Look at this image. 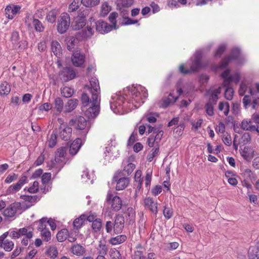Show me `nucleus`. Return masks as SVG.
<instances>
[{"label": "nucleus", "instance_id": "f257e3e1", "mask_svg": "<svg viewBox=\"0 0 259 259\" xmlns=\"http://www.w3.org/2000/svg\"><path fill=\"white\" fill-rule=\"evenodd\" d=\"M128 90L131 97L127 103L131 110L139 108L148 97L147 90L141 85L129 87Z\"/></svg>", "mask_w": 259, "mask_h": 259}, {"label": "nucleus", "instance_id": "f03ea898", "mask_svg": "<svg viewBox=\"0 0 259 259\" xmlns=\"http://www.w3.org/2000/svg\"><path fill=\"white\" fill-rule=\"evenodd\" d=\"M255 91L248 87L246 84L242 82L240 85L238 92L240 96H244L243 103L245 107L250 103L252 100V108H255L256 106L259 105V82L254 84Z\"/></svg>", "mask_w": 259, "mask_h": 259}, {"label": "nucleus", "instance_id": "7ed1b4c3", "mask_svg": "<svg viewBox=\"0 0 259 259\" xmlns=\"http://www.w3.org/2000/svg\"><path fill=\"white\" fill-rule=\"evenodd\" d=\"M106 201L110 205L112 211H118L122 208V201L121 199L117 195H114L111 190H109L107 192Z\"/></svg>", "mask_w": 259, "mask_h": 259}, {"label": "nucleus", "instance_id": "20e7f679", "mask_svg": "<svg viewBox=\"0 0 259 259\" xmlns=\"http://www.w3.org/2000/svg\"><path fill=\"white\" fill-rule=\"evenodd\" d=\"M90 84L85 85L92 95V99L96 101L100 98L101 90L98 79L96 77L90 79Z\"/></svg>", "mask_w": 259, "mask_h": 259}, {"label": "nucleus", "instance_id": "39448f33", "mask_svg": "<svg viewBox=\"0 0 259 259\" xmlns=\"http://www.w3.org/2000/svg\"><path fill=\"white\" fill-rule=\"evenodd\" d=\"M70 23V16L66 13L61 14L58 21L57 29L58 32L63 34L68 29Z\"/></svg>", "mask_w": 259, "mask_h": 259}, {"label": "nucleus", "instance_id": "423d86ee", "mask_svg": "<svg viewBox=\"0 0 259 259\" xmlns=\"http://www.w3.org/2000/svg\"><path fill=\"white\" fill-rule=\"evenodd\" d=\"M85 55L80 50L76 49L73 51L71 56V61L75 67H83L85 62Z\"/></svg>", "mask_w": 259, "mask_h": 259}, {"label": "nucleus", "instance_id": "0eeeda50", "mask_svg": "<svg viewBox=\"0 0 259 259\" xmlns=\"http://www.w3.org/2000/svg\"><path fill=\"white\" fill-rule=\"evenodd\" d=\"M143 205L145 209L154 214L155 217L158 213V202L153 198L147 197L143 200Z\"/></svg>", "mask_w": 259, "mask_h": 259}, {"label": "nucleus", "instance_id": "6e6552de", "mask_svg": "<svg viewBox=\"0 0 259 259\" xmlns=\"http://www.w3.org/2000/svg\"><path fill=\"white\" fill-rule=\"evenodd\" d=\"M154 133L156 135H151L148 139V145L150 147H159V143L161 140L163 135V132L161 130H155Z\"/></svg>", "mask_w": 259, "mask_h": 259}, {"label": "nucleus", "instance_id": "1a4fd4ad", "mask_svg": "<svg viewBox=\"0 0 259 259\" xmlns=\"http://www.w3.org/2000/svg\"><path fill=\"white\" fill-rule=\"evenodd\" d=\"M100 102V98L97 99L96 101H94L92 99L91 101V106L85 111V115L88 116L89 118L96 117L99 113Z\"/></svg>", "mask_w": 259, "mask_h": 259}, {"label": "nucleus", "instance_id": "9d476101", "mask_svg": "<svg viewBox=\"0 0 259 259\" xmlns=\"http://www.w3.org/2000/svg\"><path fill=\"white\" fill-rule=\"evenodd\" d=\"M27 183V177L25 175L22 176L19 179L18 182L11 185L9 186L7 190L8 194H15L18 192L22 188V187L26 183Z\"/></svg>", "mask_w": 259, "mask_h": 259}, {"label": "nucleus", "instance_id": "9b49d317", "mask_svg": "<svg viewBox=\"0 0 259 259\" xmlns=\"http://www.w3.org/2000/svg\"><path fill=\"white\" fill-rule=\"evenodd\" d=\"M90 24H88L86 28L78 32L76 35L77 38L80 40L87 39L90 38L93 34L94 25H92L91 21Z\"/></svg>", "mask_w": 259, "mask_h": 259}, {"label": "nucleus", "instance_id": "f8f14e48", "mask_svg": "<svg viewBox=\"0 0 259 259\" xmlns=\"http://www.w3.org/2000/svg\"><path fill=\"white\" fill-rule=\"evenodd\" d=\"M113 182H116L115 189L117 191L124 190L129 185L130 180L127 177L119 178L117 176H114L112 179Z\"/></svg>", "mask_w": 259, "mask_h": 259}, {"label": "nucleus", "instance_id": "ddd939ff", "mask_svg": "<svg viewBox=\"0 0 259 259\" xmlns=\"http://www.w3.org/2000/svg\"><path fill=\"white\" fill-rule=\"evenodd\" d=\"M239 53L240 52L238 49H234L230 55L226 56L221 61L219 64V67L222 69L227 67L231 61L238 58Z\"/></svg>", "mask_w": 259, "mask_h": 259}, {"label": "nucleus", "instance_id": "4468645a", "mask_svg": "<svg viewBox=\"0 0 259 259\" xmlns=\"http://www.w3.org/2000/svg\"><path fill=\"white\" fill-rule=\"evenodd\" d=\"M59 131V136L62 140L67 141L70 139L72 135L71 127L67 124H61Z\"/></svg>", "mask_w": 259, "mask_h": 259}, {"label": "nucleus", "instance_id": "2eb2a0df", "mask_svg": "<svg viewBox=\"0 0 259 259\" xmlns=\"http://www.w3.org/2000/svg\"><path fill=\"white\" fill-rule=\"evenodd\" d=\"M75 73L74 70L70 67H66L60 72L59 76L63 81L66 82L75 78Z\"/></svg>", "mask_w": 259, "mask_h": 259}, {"label": "nucleus", "instance_id": "dca6fc26", "mask_svg": "<svg viewBox=\"0 0 259 259\" xmlns=\"http://www.w3.org/2000/svg\"><path fill=\"white\" fill-rule=\"evenodd\" d=\"M201 55L200 53H196L192 61V64L190 65V73L197 72L202 68Z\"/></svg>", "mask_w": 259, "mask_h": 259}, {"label": "nucleus", "instance_id": "f3484780", "mask_svg": "<svg viewBox=\"0 0 259 259\" xmlns=\"http://www.w3.org/2000/svg\"><path fill=\"white\" fill-rule=\"evenodd\" d=\"M222 88L219 87L217 89L210 88L206 91V95L209 97L208 102L215 104L218 100V95L221 93Z\"/></svg>", "mask_w": 259, "mask_h": 259}, {"label": "nucleus", "instance_id": "a211bd4d", "mask_svg": "<svg viewBox=\"0 0 259 259\" xmlns=\"http://www.w3.org/2000/svg\"><path fill=\"white\" fill-rule=\"evenodd\" d=\"M69 124L77 130H82L87 125V121L83 116H79L74 119H71Z\"/></svg>", "mask_w": 259, "mask_h": 259}, {"label": "nucleus", "instance_id": "6ab92c4d", "mask_svg": "<svg viewBox=\"0 0 259 259\" xmlns=\"http://www.w3.org/2000/svg\"><path fill=\"white\" fill-rule=\"evenodd\" d=\"M11 39L12 44L18 47L19 48L25 49L27 47V42L26 41H19L20 36L18 32L15 31L12 33Z\"/></svg>", "mask_w": 259, "mask_h": 259}, {"label": "nucleus", "instance_id": "aec40b11", "mask_svg": "<svg viewBox=\"0 0 259 259\" xmlns=\"http://www.w3.org/2000/svg\"><path fill=\"white\" fill-rule=\"evenodd\" d=\"M124 218L120 214L116 216L114 224V232L115 234L121 233L124 227Z\"/></svg>", "mask_w": 259, "mask_h": 259}, {"label": "nucleus", "instance_id": "412c9836", "mask_svg": "<svg viewBox=\"0 0 259 259\" xmlns=\"http://www.w3.org/2000/svg\"><path fill=\"white\" fill-rule=\"evenodd\" d=\"M95 23L96 30L101 33H107L112 30V25L108 24L103 20H99Z\"/></svg>", "mask_w": 259, "mask_h": 259}, {"label": "nucleus", "instance_id": "4be33fe9", "mask_svg": "<svg viewBox=\"0 0 259 259\" xmlns=\"http://www.w3.org/2000/svg\"><path fill=\"white\" fill-rule=\"evenodd\" d=\"M52 105L53 114L58 115L63 111L64 102L61 98L58 97L55 99Z\"/></svg>", "mask_w": 259, "mask_h": 259}, {"label": "nucleus", "instance_id": "5701e85b", "mask_svg": "<svg viewBox=\"0 0 259 259\" xmlns=\"http://www.w3.org/2000/svg\"><path fill=\"white\" fill-rule=\"evenodd\" d=\"M86 24V19L85 15L82 13H80L74 18V24L73 27L75 30H79L82 28Z\"/></svg>", "mask_w": 259, "mask_h": 259}, {"label": "nucleus", "instance_id": "b1692460", "mask_svg": "<svg viewBox=\"0 0 259 259\" xmlns=\"http://www.w3.org/2000/svg\"><path fill=\"white\" fill-rule=\"evenodd\" d=\"M21 8L18 6L9 5L5 9V14L6 17L12 19L20 11Z\"/></svg>", "mask_w": 259, "mask_h": 259}, {"label": "nucleus", "instance_id": "393cba45", "mask_svg": "<svg viewBox=\"0 0 259 259\" xmlns=\"http://www.w3.org/2000/svg\"><path fill=\"white\" fill-rule=\"evenodd\" d=\"M82 145V140L80 138H76L71 144L69 147V153L74 156L76 155Z\"/></svg>", "mask_w": 259, "mask_h": 259}, {"label": "nucleus", "instance_id": "a878e982", "mask_svg": "<svg viewBox=\"0 0 259 259\" xmlns=\"http://www.w3.org/2000/svg\"><path fill=\"white\" fill-rule=\"evenodd\" d=\"M67 148L65 147H60L58 149L55 154V161L56 162H64Z\"/></svg>", "mask_w": 259, "mask_h": 259}, {"label": "nucleus", "instance_id": "bb28decb", "mask_svg": "<svg viewBox=\"0 0 259 259\" xmlns=\"http://www.w3.org/2000/svg\"><path fill=\"white\" fill-rule=\"evenodd\" d=\"M33 229L30 227H27L26 232L23 234V238L21 240V244L23 246H27L31 239L33 237Z\"/></svg>", "mask_w": 259, "mask_h": 259}, {"label": "nucleus", "instance_id": "cd10ccee", "mask_svg": "<svg viewBox=\"0 0 259 259\" xmlns=\"http://www.w3.org/2000/svg\"><path fill=\"white\" fill-rule=\"evenodd\" d=\"M71 252L76 256H81L84 254L85 249L79 244H74L71 248Z\"/></svg>", "mask_w": 259, "mask_h": 259}, {"label": "nucleus", "instance_id": "c85d7f7f", "mask_svg": "<svg viewBox=\"0 0 259 259\" xmlns=\"http://www.w3.org/2000/svg\"><path fill=\"white\" fill-rule=\"evenodd\" d=\"M51 50L54 55L57 58H60L62 55V48L59 42L53 40L51 42Z\"/></svg>", "mask_w": 259, "mask_h": 259}, {"label": "nucleus", "instance_id": "c756f323", "mask_svg": "<svg viewBox=\"0 0 259 259\" xmlns=\"http://www.w3.org/2000/svg\"><path fill=\"white\" fill-rule=\"evenodd\" d=\"M142 172L141 170H137L135 174L134 180L135 182L137 183L136 192L140 191L142 187L143 184V178L142 177Z\"/></svg>", "mask_w": 259, "mask_h": 259}, {"label": "nucleus", "instance_id": "7c9ffc66", "mask_svg": "<svg viewBox=\"0 0 259 259\" xmlns=\"http://www.w3.org/2000/svg\"><path fill=\"white\" fill-rule=\"evenodd\" d=\"M78 103V100L76 99H71L69 100L65 106V112H71L77 107Z\"/></svg>", "mask_w": 259, "mask_h": 259}, {"label": "nucleus", "instance_id": "2f4dec72", "mask_svg": "<svg viewBox=\"0 0 259 259\" xmlns=\"http://www.w3.org/2000/svg\"><path fill=\"white\" fill-rule=\"evenodd\" d=\"M241 156L246 160L249 161L253 157V151L248 147H245L240 152Z\"/></svg>", "mask_w": 259, "mask_h": 259}, {"label": "nucleus", "instance_id": "473e14b6", "mask_svg": "<svg viewBox=\"0 0 259 259\" xmlns=\"http://www.w3.org/2000/svg\"><path fill=\"white\" fill-rule=\"evenodd\" d=\"M17 212V207L15 204H12L9 207L5 209L3 212V214L7 218L13 217Z\"/></svg>", "mask_w": 259, "mask_h": 259}, {"label": "nucleus", "instance_id": "72a5a7b5", "mask_svg": "<svg viewBox=\"0 0 259 259\" xmlns=\"http://www.w3.org/2000/svg\"><path fill=\"white\" fill-rule=\"evenodd\" d=\"M127 239V237L125 235H118L114 237H112L109 240V242L110 244L113 245H116L118 244H120L124 241Z\"/></svg>", "mask_w": 259, "mask_h": 259}, {"label": "nucleus", "instance_id": "f704fd0d", "mask_svg": "<svg viewBox=\"0 0 259 259\" xmlns=\"http://www.w3.org/2000/svg\"><path fill=\"white\" fill-rule=\"evenodd\" d=\"M14 242L9 239L0 242V247L6 251H11L14 248Z\"/></svg>", "mask_w": 259, "mask_h": 259}, {"label": "nucleus", "instance_id": "c9c22d12", "mask_svg": "<svg viewBox=\"0 0 259 259\" xmlns=\"http://www.w3.org/2000/svg\"><path fill=\"white\" fill-rule=\"evenodd\" d=\"M26 228L24 227L19 229L17 231H12L10 233V236L14 239H18L26 232Z\"/></svg>", "mask_w": 259, "mask_h": 259}, {"label": "nucleus", "instance_id": "e433bc0d", "mask_svg": "<svg viewBox=\"0 0 259 259\" xmlns=\"http://www.w3.org/2000/svg\"><path fill=\"white\" fill-rule=\"evenodd\" d=\"M11 91V88L9 84L6 82H3L0 84V95L4 96L8 95Z\"/></svg>", "mask_w": 259, "mask_h": 259}, {"label": "nucleus", "instance_id": "4c0bfd02", "mask_svg": "<svg viewBox=\"0 0 259 259\" xmlns=\"http://www.w3.org/2000/svg\"><path fill=\"white\" fill-rule=\"evenodd\" d=\"M86 220V215L85 214H81L78 218L75 219L73 222V226L76 229L80 228L85 220Z\"/></svg>", "mask_w": 259, "mask_h": 259}, {"label": "nucleus", "instance_id": "58836bf2", "mask_svg": "<svg viewBox=\"0 0 259 259\" xmlns=\"http://www.w3.org/2000/svg\"><path fill=\"white\" fill-rule=\"evenodd\" d=\"M111 10V7L107 2L103 3L101 6L100 15L102 17H105Z\"/></svg>", "mask_w": 259, "mask_h": 259}, {"label": "nucleus", "instance_id": "ea45409f", "mask_svg": "<svg viewBox=\"0 0 259 259\" xmlns=\"http://www.w3.org/2000/svg\"><path fill=\"white\" fill-rule=\"evenodd\" d=\"M230 70L227 69L222 73V77L224 79L223 84L224 86H228L231 83L232 77L230 75Z\"/></svg>", "mask_w": 259, "mask_h": 259}, {"label": "nucleus", "instance_id": "a19ab883", "mask_svg": "<svg viewBox=\"0 0 259 259\" xmlns=\"http://www.w3.org/2000/svg\"><path fill=\"white\" fill-rule=\"evenodd\" d=\"M68 236V231L66 229H64L57 234L56 237L59 242H62L66 240Z\"/></svg>", "mask_w": 259, "mask_h": 259}, {"label": "nucleus", "instance_id": "79ce46f5", "mask_svg": "<svg viewBox=\"0 0 259 259\" xmlns=\"http://www.w3.org/2000/svg\"><path fill=\"white\" fill-rule=\"evenodd\" d=\"M219 109L223 111L225 116H228L230 111V105L227 102H221L219 104Z\"/></svg>", "mask_w": 259, "mask_h": 259}, {"label": "nucleus", "instance_id": "37998d69", "mask_svg": "<svg viewBox=\"0 0 259 259\" xmlns=\"http://www.w3.org/2000/svg\"><path fill=\"white\" fill-rule=\"evenodd\" d=\"M47 255L52 259L56 258L58 254V251L56 247L51 246L47 249Z\"/></svg>", "mask_w": 259, "mask_h": 259}, {"label": "nucleus", "instance_id": "c03bdc74", "mask_svg": "<svg viewBox=\"0 0 259 259\" xmlns=\"http://www.w3.org/2000/svg\"><path fill=\"white\" fill-rule=\"evenodd\" d=\"M32 23L37 32H42L44 31L45 26L38 19L33 18Z\"/></svg>", "mask_w": 259, "mask_h": 259}, {"label": "nucleus", "instance_id": "a18cd8bd", "mask_svg": "<svg viewBox=\"0 0 259 259\" xmlns=\"http://www.w3.org/2000/svg\"><path fill=\"white\" fill-rule=\"evenodd\" d=\"M39 190V183L35 181L33 182L32 185L29 188L25 187L24 191H27L30 193H36Z\"/></svg>", "mask_w": 259, "mask_h": 259}, {"label": "nucleus", "instance_id": "49530a36", "mask_svg": "<svg viewBox=\"0 0 259 259\" xmlns=\"http://www.w3.org/2000/svg\"><path fill=\"white\" fill-rule=\"evenodd\" d=\"M81 4V0H73L71 4L68 7V12L72 13L76 11Z\"/></svg>", "mask_w": 259, "mask_h": 259}, {"label": "nucleus", "instance_id": "de8ad7c7", "mask_svg": "<svg viewBox=\"0 0 259 259\" xmlns=\"http://www.w3.org/2000/svg\"><path fill=\"white\" fill-rule=\"evenodd\" d=\"M74 93L73 89L68 87H64L61 89V94L65 98H69L72 96Z\"/></svg>", "mask_w": 259, "mask_h": 259}, {"label": "nucleus", "instance_id": "09e8293b", "mask_svg": "<svg viewBox=\"0 0 259 259\" xmlns=\"http://www.w3.org/2000/svg\"><path fill=\"white\" fill-rule=\"evenodd\" d=\"M241 127L245 130L254 131L255 125L251 124L250 120H243L241 123Z\"/></svg>", "mask_w": 259, "mask_h": 259}, {"label": "nucleus", "instance_id": "8fccbe9b", "mask_svg": "<svg viewBox=\"0 0 259 259\" xmlns=\"http://www.w3.org/2000/svg\"><path fill=\"white\" fill-rule=\"evenodd\" d=\"M152 170L148 168L146 171V174L145 178V186L147 188H149L151 182L152 181Z\"/></svg>", "mask_w": 259, "mask_h": 259}, {"label": "nucleus", "instance_id": "3c124183", "mask_svg": "<svg viewBox=\"0 0 259 259\" xmlns=\"http://www.w3.org/2000/svg\"><path fill=\"white\" fill-rule=\"evenodd\" d=\"M57 14V12L55 10H52L48 13L46 19L48 22L53 23L56 21Z\"/></svg>", "mask_w": 259, "mask_h": 259}, {"label": "nucleus", "instance_id": "603ef678", "mask_svg": "<svg viewBox=\"0 0 259 259\" xmlns=\"http://www.w3.org/2000/svg\"><path fill=\"white\" fill-rule=\"evenodd\" d=\"M102 222L101 219H98L97 220L93 222L92 225V229L94 232H99L102 228Z\"/></svg>", "mask_w": 259, "mask_h": 259}, {"label": "nucleus", "instance_id": "864d4df0", "mask_svg": "<svg viewBox=\"0 0 259 259\" xmlns=\"http://www.w3.org/2000/svg\"><path fill=\"white\" fill-rule=\"evenodd\" d=\"M108 247L106 244L100 241L99 247L98 248V254L100 255H105L108 252Z\"/></svg>", "mask_w": 259, "mask_h": 259}, {"label": "nucleus", "instance_id": "5fc2aeb1", "mask_svg": "<svg viewBox=\"0 0 259 259\" xmlns=\"http://www.w3.org/2000/svg\"><path fill=\"white\" fill-rule=\"evenodd\" d=\"M126 217L130 222L135 221L136 218V212L133 208H127L126 211Z\"/></svg>", "mask_w": 259, "mask_h": 259}, {"label": "nucleus", "instance_id": "6e6d98bb", "mask_svg": "<svg viewBox=\"0 0 259 259\" xmlns=\"http://www.w3.org/2000/svg\"><path fill=\"white\" fill-rule=\"evenodd\" d=\"M78 39L76 37L70 36L66 39L67 49L68 50L71 51L74 47L76 43L77 40Z\"/></svg>", "mask_w": 259, "mask_h": 259}, {"label": "nucleus", "instance_id": "4d7b16f0", "mask_svg": "<svg viewBox=\"0 0 259 259\" xmlns=\"http://www.w3.org/2000/svg\"><path fill=\"white\" fill-rule=\"evenodd\" d=\"M230 84L228 86H225L226 89L225 91V98L228 100H231L233 99L234 95V90L230 87Z\"/></svg>", "mask_w": 259, "mask_h": 259}, {"label": "nucleus", "instance_id": "13d9d810", "mask_svg": "<svg viewBox=\"0 0 259 259\" xmlns=\"http://www.w3.org/2000/svg\"><path fill=\"white\" fill-rule=\"evenodd\" d=\"M100 0H81V4L86 7H93L99 4Z\"/></svg>", "mask_w": 259, "mask_h": 259}, {"label": "nucleus", "instance_id": "bf43d9fd", "mask_svg": "<svg viewBox=\"0 0 259 259\" xmlns=\"http://www.w3.org/2000/svg\"><path fill=\"white\" fill-rule=\"evenodd\" d=\"M109 255L111 259H122L120 252L114 248L110 249Z\"/></svg>", "mask_w": 259, "mask_h": 259}, {"label": "nucleus", "instance_id": "052dcab7", "mask_svg": "<svg viewBox=\"0 0 259 259\" xmlns=\"http://www.w3.org/2000/svg\"><path fill=\"white\" fill-rule=\"evenodd\" d=\"M163 214L166 219L168 220L170 219L173 215V211L172 208L170 207H168L166 205L164 206L163 210Z\"/></svg>", "mask_w": 259, "mask_h": 259}, {"label": "nucleus", "instance_id": "680f3d73", "mask_svg": "<svg viewBox=\"0 0 259 259\" xmlns=\"http://www.w3.org/2000/svg\"><path fill=\"white\" fill-rule=\"evenodd\" d=\"M213 105V103L208 102L205 105L206 113L210 116H212L214 114Z\"/></svg>", "mask_w": 259, "mask_h": 259}, {"label": "nucleus", "instance_id": "e2e57ef3", "mask_svg": "<svg viewBox=\"0 0 259 259\" xmlns=\"http://www.w3.org/2000/svg\"><path fill=\"white\" fill-rule=\"evenodd\" d=\"M57 143V135L56 133L53 132L49 139L48 145L50 148L54 147Z\"/></svg>", "mask_w": 259, "mask_h": 259}, {"label": "nucleus", "instance_id": "0e129e2a", "mask_svg": "<svg viewBox=\"0 0 259 259\" xmlns=\"http://www.w3.org/2000/svg\"><path fill=\"white\" fill-rule=\"evenodd\" d=\"M178 98V97H174L171 94H170L168 98L163 101V106L167 107L170 103H175L177 100Z\"/></svg>", "mask_w": 259, "mask_h": 259}, {"label": "nucleus", "instance_id": "69168bd1", "mask_svg": "<svg viewBox=\"0 0 259 259\" xmlns=\"http://www.w3.org/2000/svg\"><path fill=\"white\" fill-rule=\"evenodd\" d=\"M40 232L41 237L44 241L48 242L51 240V234L49 229L42 230V231Z\"/></svg>", "mask_w": 259, "mask_h": 259}, {"label": "nucleus", "instance_id": "338daca9", "mask_svg": "<svg viewBox=\"0 0 259 259\" xmlns=\"http://www.w3.org/2000/svg\"><path fill=\"white\" fill-rule=\"evenodd\" d=\"M48 229V228H47V219L44 218L40 219L38 222V230L41 232L42 230H47Z\"/></svg>", "mask_w": 259, "mask_h": 259}, {"label": "nucleus", "instance_id": "774afa93", "mask_svg": "<svg viewBox=\"0 0 259 259\" xmlns=\"http://www.w3.org/2000/svg\"><path fill=\"white\" fill-rule=\"evenodd\" d=\"M185 127V124L181 123L174 129V132L178 136L180 137L183 133Z\"/></svg>", "mask_w": 259, "mask_h": 259}]
</instances>
